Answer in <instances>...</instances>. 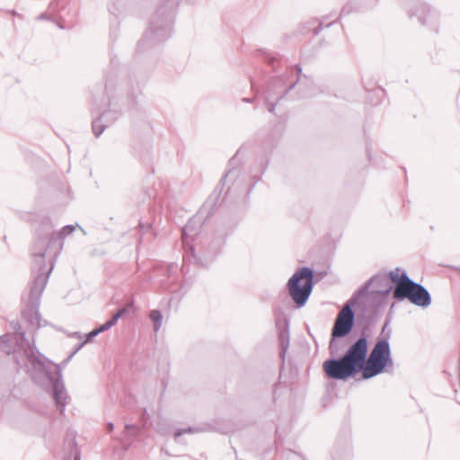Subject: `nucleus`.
<instances>
[{
  "instance_id": "f257e3e1",
  "label": "nucleus",
  "mask_w": 460,
  "mask_h": 460,
  "mask_svg": "<svg viewBox=\"0 0 460 460\" xmlns=\"http://www.w3.org/2000/svg\"><path fill=\"white\" fill-rule=\"evenodd\" d=\"M57 241V236L52 234L49 238H39L32 248V255L34 257L32 269V281L30 287L28 304L30 312L22 314L24 318H28L31 314V323L33 327H40V315L38 312V306L41 295L46 288L49 276L52 270V266L48 268L45 263L46 245L49 246Z\"/></svg>"
},
{
  "instance_id": "f03ea898",
  "label": "nucleus",
  "mask_w": 460,
  "mask_h": 460,
  "mask_svg": "<svg viewBox=\"0 0 460 460\" xmlns=\"http://www.w3.org/2000/svg\"><path fill=\"white\" fill-rule=\"evenodd\" d=\"M370 287H373L371 293L387 296L392 289L385 276H374L358 292L353 295L338 314L332 335L333 338H342L348 335L354 325L355 314L351 306L358 303V299L368 293Z\"/></svg>"
},
{
  "instance_id": "7ed1b4c3",
  "label": "nucleus",
  "mask_w": 460,
  "mask_h": 460,
  "mask_svg": "<svg viewBox=\"0 0 460 460\" xmlns=\"http://www.w3.org/2000/svg\"><path fill=\"white\" fill-rule=\"evenodd\" d=\"M367 340L358 338L341 358L328 359L323 363L326 375L336 380H346L361 371L367 356Z\"/></svg>"
},
{
  "instance_id": "20e7f679",
  "label": "nucleus",
  "mask_w": 460,
  "mask_h": 460,
  "mask_svg": "<svg viewBox=\"0 0 460 460\" xmlns=\"http://www.w3.org/2000/svg\"><path fill=\"white\" fill-rule=\"evenodd\" d=\"M56 370L58 376L55 378L52 376V371L49 367V362L35 347L30 349L27 354V368L32 376L36 373L44 374L51 382L53 387V399L56 402L58 410L60 413H64L66 405L67 403L68 395L62 381V367L60 365L52 364Z\"/></svg>"
},
{
  "instance_id": "39448f33",
  "label": "nucleus",
  "mask_w": 460,
  "mask_h": 460,
  "mask_svg": "<svg viewBox=\"0 0 460 460\" xmlns=\"http://www.w3.org/2000/svg\"><path fill=\"white\" fill-rule=\"evenodd\" d=\"M396 268L389 272V279L395 284L393 296L395 299L402 301L408 299L412 304L428 307L431 304L429 292L422 285L411 280L405 271Z\"/></svg>"
},
{
  "instance_id": "423d86ee",
  "label": "nucleus",
  "mask_w": 460,
  "mask_h": 460,
  "mask_svg": "<svg viewBox=\"0 0 460 460\" xmlns=\"http://www.w3.org/2000/svg\"><path fill=\"white\" fill-rule=\"evenodd\" d=\"M177 4V0H162L143 40L163 41L171 35L172 14Z\"/></svg>"
},
{
  "instance_id": "0eeeda50",
  "label": "nucleus",
  "mask_w": 460,
  "mask_h": 460,
  "mask_svg": "<svg viewBox=\"0 0 460 460\" xmlns=\"http://www.w3.org/2000/svg\"><path fill=\"white\" fill-rule=\"evenodd\" d=\"M393 365L394 361L388 340H378L368 358H366L363 363L361 368L363 377L365 379L372 378L385 371L387 367H392Z\"/></svg>"
},
{
  "instance_id": "6e6552de",
  "label": "nucleus",
  "mask_w": 460,
  "mask_h": 460,
  "mask_svg": "<svg viewBox=\"0 0 460 460\" xmlns=\"http://www.w3.org/2000/svg\"><path fill=\"white\" fill-rule=\"evenodd\" d=\"M288 291L295 301L299 306H303L307 302L313 288H314V272L308 267H304L289 279Z\"/></svg>"
},
{
  "instance_id": "1a4fd4ad",
  "label": "nucleus",
  "mask_w": 460,
  "mask_h": 460,
  "mask_svg": "<svg viewBox=\"0 0 460 460\" xmlns=\"http://www.w3.org/2000/svg\"><path fill=\"white\" fill-rule=\"evenodd\" d=\"M279 80H278L276 83L270 84L266 91V102L269 103V111L274 112L276 108V103H273L272 101L274 100H279L284 95H286L290 90H292L296 84H297V81L290 84L286 90L279 89L278 84H279Z\"/></svg>"
},
{
  "instance_id": "9d476101",
  "label": "nucleus",
  "mask_w": 460,
  "mask_h": 460,
  "mask_svg": "<svg viewBox=\"0 0 460 460\" xmlns=\"http://www.w3.org/2000/svg\"><path fill=\"white\" fill-rule=\"evenodd\" d=\"M279 343L281 347L280 355L284 358L287 353V350L289 347V329L288 323L286 322L282 330H280L279 334Z\"/></svg>"
},
{
  "instance_id": "9b49d317",
  "label": "nucleus",
  "mask_w": 460,
  "mask_h": 460,
  "mask_svg": "<svg viewBox=\"0 0 460 460\" xmlns=\"http://www.w3.org/2000/svg\"><path fill=\"white\" fill-rule=\"evenodd\" d=\"M196 224L197 222L193 218L189 220L187 225L182 228V241L184 244L188 243L189 238H192L197 234L195 229Z\"/></svg>"
},
{
  "instance_id": "f8f14e48",
  "label": "nucleus",
  "mask_w": 460,
  "mask_h": 460,
  "mask_svg": "<svg viewBox=\"0 0 460 460\" xmlns=\"http://www.w3.org/2000/svg\"><path fill=\"white\" fill-rule=\"evenodd\" d=\"M12 345H13V341H12L11 334H4L3 336H0V349L4 352L10 354Z\"/></svg>"
},
{
  "instance_id": "ddd939ff",
  "label": "nucleus",
  "mask_w": 460,
  "mask_h": 460,
  "mask_svg": "<svg viewBox=\"0 0 460 460\" xmlns=\"http://www.w3.org/2000/svg\"><path fill=\"white\" fill-rule=\"evenodd\" d=\"M150 319L154 323L155 331H158L162 325L163 315L160 311L153 310L150 313Z\"/></svg>"
},
{
  "instance_id": "4468645a",
  "label": "nucleus",
  "mask_w": 460,
  "mask_h": 460,
  "mask_svg": "<svg viewBox=\"0 0 460 460\" xmlns=\"http://www.w3.org/2000/svg\"><path fill=\"white\" fill-rule=\"evenodd\" d=\"M106 126L102 123L101 119L94 120L92 124L93 132L97 137L102 134Z\"/></svg>"
},
{
  "instance_id": "2eb2a0df",
  "label": "nucleus",
  "mask_w": 460,
  "mask_h": 460,
  "mask_svg": "<svg viewBox=\"0 0 460 460\" xmlns=\"http://www.w3.org/2000/svg\"><path fill=\"white\" fill-rule=\"evenodd\" d=\"M75 230V226H73V225H67V226H65L61 230L60 232L58 234V237L60 239V240H63L65 239L66 236L70 235L73 234V232Z\"/></svg>"
},
{
  "instance_id": "dca6fc26",
  "label": "nucleus",
  "mask_w": 460,
  "mask_h": 460,
  "mask_svg": "<svg viewBox=\"0 0 460 460\" xmlns=\"http://www.w3.org/2000/svg\"><path fill=\"white\" fill-rule=\"evenodd\" d=\"M203 429H200V428H188V429H180L176 431L175 433V438H178L183 434H187V433H198V432H200L202 431Z\"/></svg>"
},
{
  "instance_id": "f3484780",
  "label": "nucleus",
  "mask_w": 460,
  "mask_h": 460,
  "mask_svg": "<svg viewBox=\"0 0 460 460\" xmlns=\"http://www.w3.org/2000/svg\"><path fill=\"white\" fill-rule=\"evenodd\" d=\"M127 313L126 308L119 309L112 317L111 320L108 321L109 323H111V326H114L119 319Z\"/></svg>"
},
{
  "instance_id": "a211bd4d",
  "label": "nucleus",
  "mask_w": 460,
  "mask_h": 460,
  "mask_svg": "<svg viewBox=\"0 0 460 460\" xmlns=\"http://www.w3.org/2000/svg\"><path fill=\"white\" fill-rule=\"evenodd\" d=\"M127 313L126 308L119 309L112 317L111 320L108 321L109 323H111V326H114L119 319Z\"/></svg>"
},
{
  "instance_id": "6ab92c4d",
  "label": "nucleus",
  "mask_w": 460,
  "mask_h": 460,
  "mask_svg": "<svg viewBox=\"0 0 460 460\" xmlns=\"http://www.w3.org/2000/svg\"><path fill=\"white\" fill-rule=\"evenodd\" d=\"M14 334L20 338V340L25 339V332L19 323L13 324Z\"/></svg>"
},
{
  "instance_id": "aec40b11",
  "label": "nucleus",
  "mask_w": 460,
  "mask_h": 460,
  "mask_svg": "<svg viewBox=\"0 0 460 460\" xmlns=\"http://www.w3.org/2000/svg\"><path fill=\"white\" fill-rule=\"evenodd\" d=\"M85 343H86V341H83L78 346H76L75 349L68 356V358L66 359H65L63 361V366H66L71 360V358L79 351V349H81L83 348V346Z\"/></svg>"
},
{
  "instance_id": "412c9836",
  "label": "nucleus",
  "mask_w": 460,
  "mask_h": 460,
  "mask_svg": "<svg viewBox=\"0 0 460 460\" xmlns=\"http://www.w3.org/2000/svg\"><path fill=\"white\" fill-rule=\"evenodd\" d=\"M111 328V323H109L108 321H107L106 323L102 324L99 328H96V331L100 334V333H102L103 332H106V331L110 330Z\"/></svg>"
},
{
  "instance_id": "4be33fe9",
  "label": "nucleus",
  "mask_w": 460,
  "mask_h": 460,
  "mask_svg": "<svg viewBox=\"0 0 460 460\" xmlns=\"http://www.w3.org/2000/svg\"><path fill=\"white\" fill-rule=\"evenodd\" d=\"M99 333L97 332L96 329H94L93 331L90 332L87 335H86V340L84 341L88 342L90 341L92 339H93L94 337H96Z\"/></svg>"
},
{
  "instance_id": "5701e85b",
  "label": "nucleus",
  "mask_w": 460,
  "mask_h": 460,
  "mask_svg": "<svg viewBox=\"0 0 460 460\" xmlns=\"http://www.w3.org/2000/svg\"><path fill=\"white\" fill-rule=\"evenodd\" d=\"M234 172L233 171H229L227 172L224 177L222 178L221 181H224L229 175H231Z\"/></svg>"
},
{
  "instance_id": "b1692460",
  "label": "nucleus",
  "mask_w": 460,
  "mask_h": 460,
  "mask_svg": "<svg viewBox=\"0 0 460 460\" xmlns=\"http://www.w3.org/2000/svg\"><path fill=\"white\" fill-rule=\"evenodd\" d=\"M70 336L71 337H76V338H79V339L82 338V334L80 332H73Z\"/></svg>"
},
{
  "instance_id": "393cba45",
  "label": "nucleus",
  "mask_w": 460,
  "mask_h": 460,
  "mask_svg": "<svg viewBox=\"0 0 460 460\" xmlns=\"http://www.w3.org/2000/svg\"><path fill=\"white\" fill-rule=\"evenodd\" d=\"M322 30H323L322 26H321V25H319V26L315 29L314 33H315V34H318Z\"/></svg>"
},
{
  "instance_id": "a878e982",
  "label": "nucleus",
  "mask_w": 460,
  "mask_h": 460,
  "mask_svg": "<svg viewBox=\"0 0 460 460\" xmlns=\"http://www.w3.org/2000/svg\"><path fill=\"white\" fill-rule=\"evenodd\" d=\"M296 69L297 71L298 74H301L302 73V67L300 66H296Z\"/></svg>"
},
{
  "instance_id": "bb28decb",
  "label": "nucleus",
  "mask_w": 460,
  "mask_h": 460,
  "mask_svg": "<svg viewBox=\"0 0 460 460\" xmlns=\"http://www.w3.org/2000/svg\"><path fill=\"white\" fill-rule=\"evenodd\" d=\"M419 21L421 22V23H425V21H423L422 17L420 16V14L419 15Z\"/></svg>"
},
{
  "instance_id": "cd10ccee",
  "label": "nucleus",
  "mask_w": 460,
  "mask_h": 460,
  "mask_svg": "<svg viewBox=\"0 0 460 460\" xmlns=\"http://www.w3.org/2000/svg\"><path fill=\"white\" fill-rule=\"evenodd\" d=\"M109 429H110V430H112V429H113V424H112V423H110V424H109Z\"/></svg>"
},
{
  "instance_id": "c85d7f7f",
  "label": "nucleus",
  "mask_w": 460,
  "mask_h": 460,
  "mask_svg": "<svg viewBox=\"0 0 460 460\" xmlns=\"http://www.w3.org/2000/svg\"><path fill=\"white\" fill-rule=\"evenodd\" d=\"M75 460H80V456H75Z\"/></svg>"
},
{
  "instance_id": "c756f323",
  "label": "nucleus",
  "mask_w": 460,
  "mask_h": 460,
  "mask_svg": "<svg viewBox=\"0 0 460 460\" xmlns=\"http://www.w3.org/2000/svg\"><path fill=\"white\" fill-rule=\"evenodd\" d=\"M243 101H244V102H250V100H249V99H246V98H243Z\"/></svg>"
},
{
  "instance_id": "7c9ffc66",
  "label": "nucleus",
  "mask_w": 460,
  "mask_h": 460,
  "mask_svg": "<svg viewBox=\"0 0 460 460\" xmlns=\"http://www.w3.org/2000/svg\"><path fill=\"white\" fill-rule=\"evenodd\" d=\"M425 9H426V7H425V6H422V7H421V11H423V12H424V10H425Z\"/></svg>"
}]
</instances>
